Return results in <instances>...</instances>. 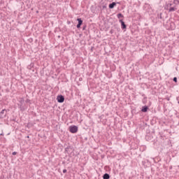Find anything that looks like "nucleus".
Instances as JSON below:
<instances>
[{
  "instance_id": "9b49d317",
  "label": "nucleus",
  "mask_w": 179,
  "mask_h": 179,
  "mask_svg": "<svg viewBox=\"0 0 179 179\" xmlns=\"http://www.w3.org/2000/svg\"><path fill=\"white\" fill-rule=\"evenodd\" d=\"M118 19H121V17H124V15L121 13L117 14Z\"/></svg>"
},
{
  "instance_id": "423d86ee",
  "label": "nucleus",
  "mask_w": 179,
  "mask_h": 179,
  "mask_svg": "<svg viewBox=\"0 0 179 179\" xmlns=\"http://www.w3.org/2000/svg\"><path fill=\"white\" fill-rule=\"evenodd\" d=\"M119 22L121 23L122 29H127V24H125V22L122 20H120Z\"/></svg>"
},
{
  "instance_id": "2eb2a0df",
  "label": "nucleus",
  "mask_w": 179,
  "mask_h": 179,
  "mask_svg": "<svg viewBox=\"0 0 179 179\" xmlns=\"http://www.w3.org/2000/svg\"><path fill=\"white\" fill-rule=\"evenodd\" d=\"M81 26H82V25L78 24H77V29H80V27H81Z\"/></svg>"
},
{
  "instance_id": "6ab92c4d",
  "label": "nucleus",
  "mask_w": 179,
  "mask_h": 179,
  "mask_svg": "<svg viewBox=\"0 0 179 179\" xmlns=\"http://www.w3.org/2000/svg\"><path fill=\"white\" fill-rule=\"evenodd\" d=\"M173 24H174L173 22L171 23V26H173Z\"/></svg>"
},
{
  "instance_id": "4468645a",
  "label": "nucleus",
  "mask_w": 179,
  "mask_h": 179,
  "mask_svg": "<svg viewBox=\"0 0 179 179\" xmlns=\"http://www.w3.org/2000/svg\"><path fill=\"white\" fill-rule=\"evenodd\" d=\"M12 155H13V156H15V155H17V152H13L12 153Z\"/></svg>"
},
{
  "instance_id": "20e7f679",
  "label": "nucleus",
  "mask_w": 179,
  "mask_h": 179,
  "mask_svg": "<svg viewBox=\"0 0 179 179\" xmlns=\"http://www.w3.org/2000/svg\"><path fill=\"white\" fill-rule=\"evenodd\" d=\"M20 108L21 111H24V107L23 106V103H24V99H23V98H22L20 100Z\"/></svg>"
},
{
  "instance_id": "f03ea898",
  "label": "nucleus",
  "mask_w": 179,
  "mask_h": 179,
  "mask_svg": "<svg viewBox=\"0 0 179 179\" xmlns=\"http://www.w3.org/2000/svg\"><path fill=\"white\" fill-rule=\"evenodd\" d=\"M58 103H64L65 101V97L63 95H59L57 97Z\"/></svg>"
},
{
  "instance_id": "a211bd4d",
  "label": "nucleus",
  "mask_w": 179,
  "mask_h": 179,
  "mask_svg": "<svg viewBox=\"0 0 179 179\" xmlns=\"http://www.w3.org/2000/svg\"><path fill=\"white\" fill-rule=\"evenodd\" d=\"M86 29V26L83 27V29L85 30Z\"/></svg>"
},
{
  "instance_id": "f3484780",
  "label": "nucleus",
  "mask_w": 179,
  "mask_h": 179,
  "mask_svg": "<svg viewBox=\"0 0 179 179\" xmlns=\"http://www.w3.org/2000/svg\"><path fill=\"white\" fill-rule=\"evenodd\" d=\"M29 101H30V100H29V99L26 100V103H29Z\"/></svg>"
},
{
  "instance_id": "412c9836",
  "label": "nucleus",
  "mask_w": 179,
  "mask_h": 179,
  "mask_svg": "<svg viewBox=\"0 0 179 179\" xmlns=\"http://www.w3.org/2000/svg\"><path fill=\"white\" fill-rule=\"evenodd\" d=\"M178 104H179V101H178Z\"/></svg>"
},
{
  "instance_id": "0eeeda50",
  "label": "nucleus",
  "mask_w": 179,
  "mask_h": 179,
  "mask_svg": "<svg viewBox=\"0 0 179 179\" xmlns=\"http://www.w3.org/2000/svg\"><path fill=\"white\" fill-rule=\"evenodd\" d=\"M115 5H117V3L115 2H113L109 4V8L110 9H113L114 6H115Z\"/></svg>"
},
{
  "instance_id": "aec40b11",
  "label": "nucleus",
  "mask_w": 179,
  "mask_h": 179,
  "mask_svg": "<svg viewBox=\"0 0 179 179\" xmlns=\"http://www.w3.org/2000/svg\"><path fill=\"white\" fill-rule=\"evenodd\" d=\"M160 19H162V13H160Z\"/></svg>"
},
{
  "instance_id": "ddd939ff",
  "label": "nucleus",
  "mask_w": 179,
  "mask_h": 179,
  "mask_svg": "<svg viewBox=\"0 0 179 179\" xmlns=\"http://www.w3.org/2000/svg\"><path fill=\"white\" fill-rule=\"evenodd\" d=\"M173 82H175L176 83H177V77H174V78H173Z\"/></svg>"
},
{
  "instance_id": "6e6552de",
  "label": "nucleus",
  "mask_w": 179,
  "mask_h": 179,
  "mask_svg": "<svg viewBox=\"0 0 179 179\" xmlns=\"http://www.w3.org/2000/svg\"><path fill=\"white\" fill-rule=\"evenodd\" d=\"M148 108H148V106H143L141 111H142L143 113H147Z\"/></svg>"
},
{
  "instance_id": "7ed1b4c3",
  "label": "nucleus",
  "mask_w": 179,
  "mask_h": 179,
  "mask_svg": "<svg viewBox=\"0 0 179 179\" xmlns=\"http://www.w3.org/2000/svg\"><path fill=\"white\" fill-rule=\"evenodd\" d=\"M172 3H169L167 5V8H169V12H174V10H177V8L176 7H171L172 6Z\"/></svg>"
},
{
  "instance_id": "dca6fc26",
  "label": "nucleus",
  "mask_w": 179,
  "mask_h": 179,
  "mask_svg": "<svg viewBox=\"0 0 179 179\" xmlns=\"http://www.w3.org/2000/svg\"><path fill=\"white\" fill-rule=\"evenodd\" d=\"M66 171H67L66 169H64V170H63V173H64V174H65V173H66Z\"/></svg>"
},
{
  "instance_id": "f257e3e1",
  "label": "nucleus",
  "mask_w": 179,
  "mask_h": 179,
  "mask_svg": "<svg viewBox=\"0 0 179 179\" xmlns=\"http://www.w3.org/2000/svg\"><path fill=\"white\" fill-rule=\"evenodd\" d=\"M69 131H70L71 134H76V132H78V127L76 126V125L71 126V127H69Z\"/></svg>"
},
{
  "instance_id": "f8f14e48",
  "label": "nucleus",
  "mask_w": 179,
  "mask_h": 179,
  "mask_svg": "<svg viewBox=\"0 0 179 179\" xmlns=\"http://www.w3.org/2000/svg\"><path fill=\"white\" fill-rule=\"evenodd\" d=\"M173 3L175 5H178L179 4V0H173Z\"/></svg>"
},
{
  "instance_id": "9d476101",
  "label": "nucleus",
  "mask_w": 179,
  "mask_h": 179,
  "mask_svg": "<svg viewBox=\"0 0 179 179\" xmlns=\"http://www.w3.org/2000/svg\"><path fill=\"white\" fill-rule=\"evenodd\" d=\"M77 21L78 22V24L81 25L83 24V20H82V18H78Z\"/></svg>"
},
{
  "instance_id": "39448f33",
  "label": "nucleus",
  "mask_w": 179,
  "mask_h": 179,
  "mask_svg": "<svg viewBox=\"0 0 179 179\" xmlns=\"http://www.w3.org/2000/svg\"><path fill=\"white\" fill-rule=\"evenodd\" d=\"M5 117H6V110L3 109L0 113V117L5 118Z\"/></svg>"
},
{
  "instance_id": "1a4fd4ad",
  "label": "nucleus",
  "mask_w": 179,
  "mask_h": 179,
  "mask_svg": "<svg viewBox=\"0 0 179 179\" xmlns=\"http://www.w3.org/2000/svg\"><path fill=\"white\" fill-rule=\"evenodd\" d=\"M103 179H110V175L108 173H105L103 176Z\"/></svg>"
}]
</instances>
